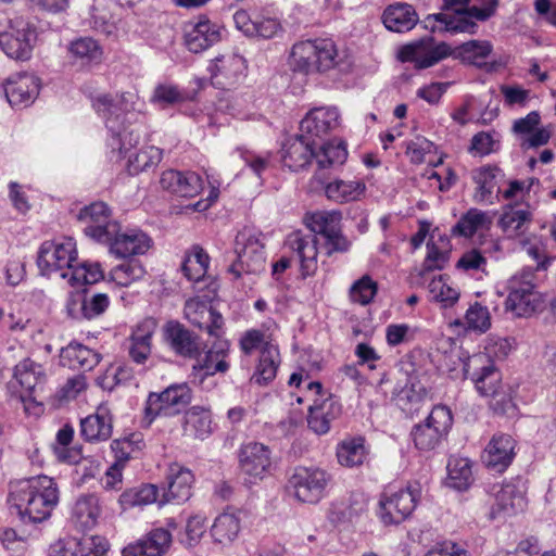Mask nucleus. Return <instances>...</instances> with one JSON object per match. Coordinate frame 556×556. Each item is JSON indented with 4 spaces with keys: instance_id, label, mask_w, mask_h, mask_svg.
Listing matches in <instances>:
<instances>
[{
    "instance_id": "13d9d810",
    "label": "nucleus",
    "mask_w": 556,
    "mask_h": 556,
    "mask_svg": "<svg viewBox=\"0 0 556 556\" xmlns=\"http://www.w3.org/2000/svg\"><path fill=\"white\" fill-rule=\"evenodd\" d=\"M159 490L153 484H143L138 489H130L121 495L122 505L127 507L144 506L156 502Z\"/></svg>"
},
{
    "instance_id": "72a5a7b5",
    "label": "nucleus",
    "mask_w": 556,
    "mask_h": 556,
    "mask_svg": "<svg viewBox=\"0 0 556 556\" xmlns=\"http://www.w3.org/2000/svg\"><path fill=\"white\" fill-rule=\"evenodd\" d=\"M99 362L97 352L77 342H71L60 353V364L73 370L90 371Z\"/></svg>"
},
{
    "instance_id": "cd10ccee",
    "label": "nucleus",
    "mask_w": 556,
    "mask_h": 556,
    "mask_svg": "<svg viewBox=\"0 0 556 556\" xmlns=\"http://www.w3.org/2000/svg\"><path fill=\"white\" fill-rule=\"evenodd\" d=\"M315 140L301 135L286 141L281 150V161L283 166L296 172L311 163L315 155Z\"/></svg>"
},
{
    "instance_id": "1a4fd4ad",
    "label": "nucleus",
    "mask_w": 556,
    "mask_h": 556,
    "mask_svg": "<svg viewBox=\"0 0 556 556\" xmlns=\"http://www.w3.org/2000/svg\"><path fill=\"white\" fill-rule=\"evenodd\" d=\"M533 279L534 274L531 270H523L507 281L505 308L516 317L530 316L536 309L539 296L534 291Z\"/></svg>"
},
{
    "instance_id": "864d4df0",
    "label": "nucleus",
    "mask_w": 556,
    "mask_h": 556,
    "mask_svg": "<svg viewBox=\"0 0 556 556\" xmlns=\"http://www.w3.org/2000/svg\"><path fill=\"white\" fill-rule=\"evenodd\" d=\"M103 278L102 270L98 263H76L71 269L67 281L71 286L91 285Z\"/></svg>"
},
{
    "instance_id": "3c124183",
    "label": "nucleus",
    "mask_w": 556,
    "mask_h": 556,
    "mask_svg": "<svg viewBox=\"0 0 556 556\" xmlns=\"http://www.w3.org/2000/svg\"><path fill=\"white\" fill-rule=\"evenodd\" d=\"M364 442L361 437L343 441L337 452L339 463L346 467L362 465L367 454Z\"/></svg>"
},
{
    "instance_id": "c85d7f7f",
    "label": "nucleus",
    "mask_w": 556,
    "mask_h": 556,
    "mask_svg": "<svg viewBox=\"0 0 556 556\" xmlns=\"http://www.w3.org/2000/svg\"><path fill=\"white\" fill-rule=\"evenodd\" d=\"M367 511V497L361 492H352L346 498L336 501L329 509V520L333 525L355 523Z\"/></svg>"
},
{
    "instance_id": "e433bc0d",
    "label": "nucleus",
    "mask_w": 556,
    "mask_h": 556,
    "mask_svg": "<svg viewBox=\"0 0 556 556\" xmlns=\"http://www.w3.org/2000/svg\"><path fill=\"white\" fill-rule=\"evenodd\" d=\"M101 514L98 496L94 494L81 495L75 502L71 520L80 531H88L94 528Z\"/></svg>"
},
{
    "instance_id": "b1692460",
    "label": "nucleus",
    "mask_w": 556,
    "mask_h": 556,
    "mask_svg": "<svg viewBox=\"0 0 556 556\" xmlns=\"http://www.w3.org/2000/svg\"><path fill=\"white\" fill-rule=\"evenodd\" d=\"M165 338L170 349L182 357L195 358L203 349L200 338L179 321L170 320L166 324Z\"/></svg>"
},
{
    "instance_id": "49530a36",
    "label": "nucleus",
    "mask_w": 556,
    "mask_h": 556,
    "mask_svg": "<svg viewBox=\"0 0 556 556\" xmlns=\"http://www.w3.org/2000/svg\"><path fill=\"white\" fill-rule=\"evenodd\" d=\"M450 485L458 491L467 490L472 481L471 462L468 458L452 456L447 463Z\"/></svg>"
},
{
    "instance_id": "37998d69",
    "label": "nucleus",
    "mask_w": 556,
    "mask_h": 556,
    "mask_svg": "<svg viewBox=\"0 0 556 556\" xmlns=\"http://www.w3.org/2000/svg\"><path fill=\"white\" fill-rule=\"evenodd\" d=\"M240 529L238 515L225 511L215 518L211 527V535L215 543L227 545L237 539Z\"/></svg>"
},
{
    "instance_id": "bf43d9fd",
    "label": "nucleus",
    "mask_w": 556,
    "mask_h": 556,
    "mask_svg": "<svg viewBox=\"0 0 556 556\" xmlns=\"http://www.w3.org/2000/svg\"><path fill=\"white\" fill-rule=\"evenodd\" d=\"M428 290L431 299L442 303L445 307L452 306L459 299V292L452 288L443 276L431 279L428 285Z\"/></svg>"
},
{
    "instance_id": "6e6d98bb",
    "label": "nucleus",
    "mask_w": 556,
    "mask_h": 556,
    "mask_svg": "<svg viewBox=\"0 0 556 556\" xmlns=\"http://www.w3.org/2000/svg\"><path fill=\"white\" fill-rule=\"evenodd\" d=\"M348 157V151L342 143L327 142L315 150L314 159L319 168H327L334 165H342Z\"/></svg>"
},
{
    "instance_id": "aec40b11",
    "label": "nucleus",
    "mask_w": 556,
    "mask_h": 556,
    "mask_svg": "<svg viewBox=\"0 0 556 556\" xmlns=\"http://www.w3.org/2000/svg\"><path fill=\"white\" fill-rule=\"evenodd\" d=\"M39 78L29 73H15L2 83V89L12 106H27L39 93Z\"/></svg>"
},
{
    "instance_id": "5701e85b",
    "label": "nucleus",
    "mask_w": 556,
    "mask_h": 556,
    "mask_svg": "<svg viewBox=\"0 0 556 556\" xmlns=\"http://www.w3.org/2000/svg\"><path fill=\"white\" fill-rule=\"evenodd\" d=\"M220 27L205 16L190 22L185 28V45L190 52L200 53L220 40Z\"/></svg>"
},
{
    "instance_id": "473e14b6",
    "label": "nucleus",
    "mask_w": 556,
    "mask_h": 556,
    "mask_svg": "<svg viewBox=\"0 0 556 556\" xmlns=\"http://www.w3.org/2000/svg\"><path fill=\"white\" fill-rule=\"evenodd\" d=\"M113 419L108 408L98 407L97 412L80 421V434L88 442H102L111 438Z\"/></svg>"
},
{
    "instance_id": "f704fd0d",
    "label": "nucleus",
    "mask_w": 556,
    "mask_h": 556,
    "mask_svg": "<svg viewBox=\"0 0 556 556\" xmlns=\"http://www.w3.org/2000/svg\"><path fill=\"white\" fill-rule=\"evenodd\" d=\"M419 17L412 4L396 2L390 4L382 14L384 26L395 33H405L413 29Z\"/></svg>"
},
{
    "instance_id": "774afa93",
    "label": "nucleus",
    "mask_w": 556,
    "mask_h": 556,
    "mask_svg": "<svg viewBox=\"0 0 556 556\" xmlns=\"http://www.w3.org/2000/svg\"><path fill=\"white\" fill-rule=\"evenodd\" d=\"M425 556H471V554L459 543L444 541L428 551Z\"/></svg>"
},
{
    "instance_id": "4468645a",
    "label": "nucleus",
    "mask_w": 556,
    "mask_h": 556,
    "mask_svg": "<svg viewBox=\"0 0 556 556\" xmlns=\"http://www.w3.org/2000/svg\"><path fill=\"white\" fill-rule=\"evenodd\" d=\"M485 493L489 496L490 520L505 519L526 506L523 493L513 483H492L485 486Z\"/></svg>"
},
{
    "instance_id": "4d7b16f0",
    "label": "nucleus",
    "mask_w": 556,
    "mask_h": 556,
    "mask_svg": "<svg viewBox=\"0 0 556 556\" xmlns=\"http://www.w3.org/2000/svg\"><path fill=\"white\" fill-rule=\"evenodd\" d=\"M500 175L501 169L493 166H483L472 173V178L478 185L476 198L479 201L489 200Z\"/></svg>"
},
{
    "instance_id": "dca6fc26",
    "label": "nucleus",
    "mask_w": 556,
    "mask_h": 556,
    "mask_svg": "<svg viewBox=\"0 0 556 556\" xmlns=\"http://www.w3.org/2000/svg\"><path fill=\"white\" fill-rule=\"evenodd\" d=\"M451 54L445 42L437 43L432 37L422 38L401 48L399 59L412 62L416 68H428Z\"/></svg>"
},
{
    "instance_id": "412c9836",
    "label": "nucleus",
    "mask_w": 556,
    "mask_h": 556,
    "mask_svg": "<svg viewBox=\"0 0 556 556\" xmlns=\"http://www.w3.org/2000/svg\"><path fill=\"white\" fill-rule=\"evenodd\" d=\"M137 101L138 97L132 92H124L114 98L103 94L96 99L93 106L106 121L111 117L123 123H130L137 122L138 114L134 112Z\"/></svg>"
},
{
    "instance_id": "5fc2aeb1",
    "label": "nucleus",
    "mask_w": 556,
    "mask_h": 556,
    "mask_svg": "<svg viewBox=\"0 0 556 556\" xmlns=\"http://www.w3.org/2000/svg\"><path fill=\"white\" fill-rule=\"evenodd\" d=\"M144 274L146 270L141 263L130 260L113 267L110 271V277L118 286L127 287L134 281L141 279Z\"/></svg>"
},
{
    "instance_id": "c756f323",
    "label": "nucleus",
    "mask_w": 556,
    "mask_h": 556,
    "mask_svg": "<svg viewBox=\"0 0 556 556\" xmlns=\"http://www.w3.org/2000/svg\"><path fill=\"white\" fill-rule=\"evenodd\" d=\"M342 413L338 400L331 395L326 399H316L309 406L307 424L316 434H325L330 430L331 422Z\"/></svg>"
},
{
    "instance_id": "c03bdc74",
    "label": "nucleus",
    "mask_w": 556,
    "mask_h": 556,
    "mask_svg": "<svg viewBox=\"0 0 556 556\" xmlns=\"http://www.w3.org/2000/svg\"><path fill=\"white\" fill-rule=\"evenodd\" d=\"M278 357V350L274 345L266 344L261 351L258 365L251 381L260 386L270 382L276 377Z\"/></svg>"
},
{
    "instance_id": "052dcab7",
    "label": "nucleus",
    "mask_w": 556,
    "mask_h": 556,
    "mask_svg": "<svg viewBox=\"0 0 556 556\" xmlns=\"http://www.w3.org/2000/svg\"><path fill=\"white\" fill-rule=\"evenodd\" d=\"M377 290V283L368 275H365L351 286L350 298L355 303L367 305L375 298Z\"/></svg>"
},
{
    "instance_id": "09e8293b",
    "label": "nucleus",
    "mask_w": 556,
    "mask_h": 556,
    "mask_svg": "<svg viewBox=\"0 0 556 556\" xmlns=\"http://www.w3.org/2000/svg\"><path fill=\"white\" fill-rule=\"evenodd\" d=\"M188 100V94L177 85L170 83L157 84L150 98V102L160 109H167L181 104Z\"/></svg>"
},
{
    "instance_id": "58836bf2",
    "label": "nucleus",
    "mask_w": 556,
    "mask_h": 556,
    "mask_svg": "<svg viewBox=\"0 0 556 556\" xmlns=\"http://www.w3.org/2000/svg\"><path fill=\"white\" fill-rule=\"evenodd\" d=\"M532 216V212L528 205H508L498 220V226L507 238H517L528 231Z\"/></svg>"
},
{
    "instance_id": "f03ea898",
    "label": "nucleus",
    "mask_w": 556,
    "mask_h": 556,
    "mask_svg": "<svg viewBox=\"0 0 556 556\" xmlns=\"http://www.w3.org/2000/svg\"><path fill=\"white\" fill-rule=\"evenodd\" d=\"M341 220L342 213L337 210L307 213L304 222L311 232L304 233L296 230L287 237L286 245L296 253L303 277L313 276L317 270L318 242L316 235L319 233L326 238L334 233L341 227Z\"/></svg>"
},
{
    "instance_id": "c9c22d12",
    "label": "nucleus",
    "mask_w": 556,
    "mask_h": 556,
    "mask_svg": "<svg viewBox=\"0 0 556 556\" xmlns=\"http://www.w3.org/2000/svg\"><path fill=\"white\" fill-rule=\"evenodd\" d=\"M71 61L81 67L100 64L103 58V49L92 37H78L67 46Z\"/></svg>"
},
{
    "instance_id": "f3484780",
    "label": "nucleus",
    "mask_w": 556,
    "mask_h": 556,
    "mask_svg": "<svg viewBox=\"0 0 556 556\" xmlns=\"http://www.w3.org/2000/svg\"><path fill=\"white\" fill-rule=\"evenodd\" d=\"M241 471L252 480H262L270 473L273 458L270 448L260 442H249L239 451Z\"/></svg>"
},
{
    "instance_id": "de8ad7c7",
    "label": "nucleus",
    "mask_w": 556,
    "mask_h": 556,
    "mask_svg": "<svg viewBox=\"0 0 556 556\" xmlns=\"http://www.w3.org/2000/svg\"><path fill=\"white\" fill-rule=\"evenodd\" d=\"M208 263L207 253L199 245H194L190 253L186 255L181 270L188 280L199 281L205 276Z\"/></svg>"
},
{
    "instance_id": "4c0bfd02",
    "label": "nucleus",
    "mask_w": 556,
    "mask_h": 556,
    "mask_svg": "<svg viewBox=\"0 0 556 556\" xmlns=\"http://www.w3.org/2000/svg\"><path fill=\"white\" fill-rule=\"evenodd\" d=\"M182 431L188 438L207 439L213 432L211 410L198 405L190 407L184 416Z\"/></svg>"
},
{
    "instance_id": "79ce46f5",
    "label": "nucleus",
    "mask_w": 556,
    "mask_h": 556,
    "mask_svg": "<svg viewBox=\"0 0 556 556\" xmlns=\"http://www.w3.org/2000/svg\"><path fill=\"white\" fill-rule=\"evenodd\" d=\"M366 189V184L362 179H336L325 186V194L329 200L343 204L359 201L365 195Z\"/></svg>"
},
{
    "instance_id": "6ab92c4d",
    "label": "nucleus",
    "mask_w": 556,
    "mask_h": 556,
    "mask_svg": "<svg viewBox=\"0 0 556 556\" xmlns=\"http://www.w3.org/2000/svg\"><path fill=\"white\" fill-rule=\"evenodd\" d=\"M110 252L119 258H128L136 255H142L151 248V238L139 229H129L121 231L117 224L116 232L108 241Z\"/></svg>"
},
{
    "instance_id": "4be33fe9",
    "label": "nucleus",
    "mask_w": 556,
    "mask_h": 556,
    "mask_svg": "<svg viewBox=\"0 0 556 556\" xmlns=\"http://www.w3.org/2000/svg\"><path fill=\"white\" fill-rule=\"evenodd\" d=\"M245 68V60L241 55L229 53L218 56L211 66L213 85L229 89L244 77Z\"/></svg>"
},
{
    "instance_id": "603ef678",
    "label": "nucleus",
    "mask_w": 556,
    "mask_h": 556,
    "mask_svg": "<svg viewBox=\"0 0 556 556\" xmlns=\"http://www.w3.org/2000/svg\"><path fill=\"white\" fill-rule=\"evenodd\" d=\"M492 49L490 41L470 40L460 45L456 50L462 61L481 67L485 64V59L490 55Z\"/></svg>"
},
{
    "instance_id": "0eeeda50",
    "label": "nucleus",
    "mask_w": 556,
    "mask_h": 556,
    "mask_svg": "<svg viewBox=\"0 0 556 556\" xmlns=\"http://www.w3.org/2000/svg\"><path fill=\"white\" fill-rule=\"evenodd\" d=\"M76 257L75 242L71 238L63 241H45L38 252L37 265L42 275L60 273L61 278L67 279Z\"/></svg>"
},
{
    "instance_id": "9d476101",
    "label": "nucleus",
    "mask_w": 556,
    "mask_h": 556,
    "mask_svg": "<svg viewBox=\"0 0 556 556\" xmlns=\"http://www.w3.org/2000/svg\"><path fill=\"white\" fill-rule=\"evenodd\" d=\"M420 496L419 485H408L397 491H386L379 500V517L384 525L404 521L416 508Z\"/></svg>"
},
{
    "instance_id": "7ed1b4c3",
    "label": "nucleus",
    "mask_w": 556,
    "mask_h": 556,
    "mask_svg": "<svg viewBox=\"0 0 556 556\" xmlns=\"http://www.w3.org/2000/svg\"><path fill=\"white\" fill-rule=\"evenodd\" d=\"M236 260L227 271L239 279L243 274H260L265 268V235L253 226L240 229L233 241Z\"/></svg>"
},
{
    "instance_id": "20e7f679",
    "label": "nucleus",
    "mask_w": 556,
    "mask_h": 556,
    "mask_svg": "<svg viewBox=\"0 0 556 556\" xmlns=\"http://www.w3.org/2000/svg\"><path fill=\"white\" fill-rule=\"evenodd\" d=\"M339 52L331 39H307L292 46L289 65L294 72H326L339 65Z\"/></svg>"
},
{
    "instance_id": "a18cd8bd",
    "label": "nucleus",
    "mask_w": 556,
    "mask_h": 556,
    "mask_svg": "<svg viewBox=\"0 0 556 556\" xmlns=\"http://www.w3.org/2000/svg\"><path fill=\"white\" fill-rule=\"evenodd\" d=\"M455 326H462L466 331L484 333L491 328V314L486 306L475 302L466 311L464 320L456 319Z\"/></svg>"
},
{
    "instance_id": "2eb2a0df",
    "label": "nucleus",
    "mask_w": 556,
    "mask_h": 556,
    "mask_svg": "<svg viewBox=\"0 0 556 556\" xmlns=\"http://www.w3.org/2000/svg\"><path fill=\"white\" fill-rule=\"evenodd\" d=\"M77 218L84 224L86 236L98 242L104 243L117 229V223L111 219V211L104 202L85 206L79 211Z\"/></svg>"
},
{
    "instance_id": "a19ab883",
    "label": "nucleus",
    "mask_w": 556,
    "mask_h": 556,
    "mask_svg": "<svg viewBox=\"0 0 556 556\" xmlns=\"http://www.w3.org/2000/svg\"><path fill=\"white\" fill-rule=\"evenodd\" d=\"M124 124L125 123L111 117L106 121V127L112 132L110 146L112 149H117L121 153L126 154L140 142L142 125L125 126ZM128 124H131V122Z\"/></svg>"
},
{
    "instance_id": "f8f14e48",
    "label": "nucleus",
    "mask_w": 556,
    "mask_h": 556,
    "mask_svg": "<svg viewBox=\"0 0 556 556\" xmlns=\"http://www.w3.org/2000/svg\"><path fill=\"white\" fill-rule=\"evenodd\" d=\"M37 39L36 27L23 17L10 21V30L0 31V47L14 60H28Z\"/></svg>"
},
{
    "instance_id": "9b49d317",
    "label": "nucleus",
    "mask_w": 556,
    "mask_h": 556,
    "mask_svg": "<svg viewBox=\"0 0 556 556\" xmlns=\"http://www.w3.org/2000/svg\"><path fill=\"white\" fill-rule=\"evenodd\" d=\"M331 476L317 467H296L289 479L294 496L303 503H317L325 493Z\"/></svg>"
},
{
    "instance_id": "393cba45",
    "label": "nucleus",
    "mask_w": 556,
    "mask_h": 556,
    "mask_svg": "<svg viewBox=\"0 0 556 556\" xmlns=\"http://www.w3.org/2000/svg\"><path fill=\"white\" fill-rule=\"evenodd\" d=\"M161 188L181 198H193L203 189L201 176L194 172L167 169L160 178Z\"/></svg>"
},
{
    "instance_id": "680f3d73",
    "label": "nucleus",
    "mask_w": 556,
    "mask_h": 556,
    "mask_svg": "<svg viewBox=\"0 0 556 556\" xmlns=\"http://www.w3.org/2000/svg\"><path fill=\"white\" fill-rule=\"evenodd\" d=\"M184 313L186 318L200 329H203L206 320L212 318V307L198 299L188 300Z\"/></svg>"
},
{
    "instance_id": "a211bd4d",
    "label": "nucleus",
    "mask_w": 556,
    "mask_h": 556,
    "mask_svg": "<svg viewBox=\"0 0 556 556\" xmlns=\"http://www.w3.org/2000/svg\"><path fill=\"white\" fill-rule=\"evenodd\" d=\"M14 380L21 386L20 400L25 404L36 402L39 391L46 382V371L42 365L26 358L14 368Z\"/></svg>"
},
{
    "instance_id": "69168bd1",
    "label": "nucleus",
    "mask_w": 556,
    "mask_h": 556,
    "mask_svg": "<svg viewBox=\"0 0 556 556\" xmlns=\"http://www.w3.org/2000/svg\"><path fill=\"white\" fill-rule=\"evenodd\" d=\"M414 337L415 330L407 324H391L386 329V339L391 346L410 342Z\"/></svg>"
},
{
    "instance_id": "338daca9",
    "label": "nucleus",
    "mask_w": 556,
    "mask_h": 556,
    "mask_svg": "<svg viewBox=\"0 0 556 556\" xmlns=\"http://www.w3.org/2000/svg\"><path fill=\"white\" fill-rule=\"evenodd\" d=\"M134 377L132 369L127 365L111 367L106 370L102 387L112 390L115 386L125 384Z\"/></svg>"
},
{
    "instance_id": "2f4dec72",
    "label": "nucleus",
    "mask_w": 556,
    "mask_h": 556,
    "mask_svg": "<svg viewBox=\"0 0 556 556\" xmlns=\"http://www.w3.org/2000/svg\"><path fill=\"white\" fill-rule=\"evenodd\" d=\"M167 480L168 488L163 493V498L160 501L161 504L170 502L181 504L190 498L194 480L191 470L178 464H173L169 467Z\"/></svg>"
},
{
    "instance_id": "a878e982",
    "label": "nucleus",
    "mask_w": 556,
    "mask_h": 556,
    "mask_svg": "<svg viewBox=\"0 0 556 556\" xmlns=\"http://www.w3.org/2000/svg\"><path fill=\"white\" fill-rule=\"evenodd\" d=\"M339 126V112L336 108H315L301 121L300 130L311 140L321 139Z\"/></svg>"
},
{
    "instance_id": "8fccbe9b",
    "label": "nucleus",
    "mask_w": 556,
    "mask_h": 556,
    "mask_svg": "<svg viewBox=\"0 0 556 556\" xmlns=\"http://www.w3.org/2000/svg\"><path fill=\"white\" fill-rule=\"evenodd\" d=\"M491 223L486 213L470 208L464 214L452 228V233L462 237H472L478 230L483 229Z\"/></svg>"
},
{
    "instance_id": "f257e3e1",
    "label": "nucleus",
    "mask_w": 556,
    "mask_h": 556,
    "mask_svg": "<svg viewBox=\"0 0 556 556\" xmlns=\"http://www.w3.org/2000/svg\"><path fill=\"white\" fill-rule=\"evenodd\" d=\"M8 502L24 522H42L59 503V489L48 476L33 477L12 483Z\"/></svg>"
},
{
    "instance_id": "423d86ee",
    "label": "nucleus",
    "mask_w": 556,
    "mask_h": 556,
    "mask_svg": "<svg viewBox=\"0 0 556 556\" xmlns=\"http://www.w3.org/2000/svg\"><path fill=\"white\" fill-rule=\"evenodd\" d=\"M192 390L187 383H174L162 392H150L144 404L142 425L150 427L161 416L180 414L191 402Z\"/></svg>"
},
{
    "instance_id": "ddd939ff",
    "label": "nucleus",
    "mask_w": 556,
    "mask_h": 556,
    "mask_svg": "<svg viewBox=\"0 0 556 556\" xmlns=\"http://www.w3.org/2000/svg\"><path fill=\"white\" fill-rule=\"evenodd\" d=\"M463 370L482 396L496 397L498 395L502 376L488 354L477 353L469 356Z\"/></svg>"
},
{
    "instance_id": "39448f33",
    "label": "nucleus",
    "mask_w": 556,
    "mask_h": 556,
    "mask_svg": "<svg viewBox=\"0 0 556 556\" xmlns=\"http://www.w3.org/2000/svg\"><path fill=\"white\" fill-rule=\"evenodd\" d=\"M497 7V0H468L466 10H457L456 14L438 13L427 17L426 27L433 31H450L452 34H475L478 25L473 20L485 21L491 17Z\"/></svg>"
},
{
    "instance_id": "e2e57ef3",
    "label": "nucleus",
    "mask_w": 556,
    "mask_h": 556,
    "mask_svg": "<svg viewBox=\"0 0 556 556\" xmlns=\"http://www.w3.org/2000/svg\"><path fill=\"white\" fill-rule=\"evenodd\" d=\"M200 368L204 370L207 376H213L216 372H226L229 368L228 363L225 361L224 348L217 351L210 350L200 362Z\"/></svg>"
},
{
    "instance_id": "0e129e2a",
    "label": "nucleus",
    "mask_w": 556,
    "mask_h": 556,
    "mask_svg": "<svg viewBox=\"0 0 556 556\" xmlns=\"http://www.w3.org/2000/svg\"><path fill=\"white\" fill-rule=\"evenodd\" d=\"M143 540L156 556H162L172 543V533L168 529L156 528L151 530Z\"/></svg>"
},
{
    "instance_id": "bb28decb",
    "label": "nucleus",
    "mask_w": 556,
    "mask_h": 556,
    "mask_svg": "<svg viewBox=\"0 0 556 556\" xmlns=\"http://www.w3.org/2000/svg\"><path fill=\"white\" fill-rule=\"evenodd\" d=\"M514 450L515 440L509 434H495L486 445L482 460L489 469L501 473L511 464Z\"/></svg>"
},
{
    "instance_id": "7c9ffc66",
    "label": "nucleus",
    "mask_w": 556,
    "mask_h": 556,
    "mask_svg": "<svg viewBox=\"0 0 556 556\" xmlns=\"http://www.w3.org/2000/svg\"><path fill=\"white\" fill-rule=\"evenodd\" d=\"M157 328V321L152 318H146L140 321L129 337L128 355L132 362L144 364L151 355L152 337Z\"/></svg>"
},
{
    "instance_id": "ea45409f",
    "label": "nucleus",
    "mask_w": 556,
    "mask_h": 556,
    "mask_svg": "<svg viewBox=\"0 0 556 556\" xmlns=\"http://www.w3.org/2000/svg\"><path fill=\"white\" fill-rule=\"evenodd\" d=\"M110 300L105 293H96L91 296H78L67 303L68 315L73 318L92 319L102 315L109 307Z\"/></svg>"
},
{
    "instance_id": "6e6552de",
    "label": "nucleus",
    "mask_w": 556,
    "mask_h": 556,
    "mask_svg": "<svg viewBox=\"0 0 556 556\" xmlns=\"http://www.w3.org/2000/svg\"><path fill=\"white\" fill-rule=\"evenodd\" d=\"M453 425L452 412L443 405L434 406L424 424L412 430L415 446L420 451H431L448 433Z\"/></svg>"
}]
</instances>
